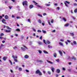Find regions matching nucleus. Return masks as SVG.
<instances>
[{
	"instance_id": "nucleus-1",
	"label": "nucleus",
	"mask_w": 77,
	"mask_h": 77,
	"mask_svg": "<svg viewBox=\"0 0 77 77\" xmlns=\"http://www.w3.org/2000/svg\"><path fill=\"white\" fill-rule=\"evenodd\" d=\"M35 74H38L39 75H42V73L41 72V71L37 69L35 72Z\"/></svg>"
},
{
	"instance_id": "nucleus-2",
	"label": "nucleus",
	"mask_w": 77,
	"mask_h": 77,
	"mask_svg": "<svg viewBox=\"0 0 77 77\" xmlns=\"http://www.w3.org/2000/svg\"><path fill=\"white\" fill-rule=\"evenodd\" d=\"M27 1H23V5L24 6V5H26V6H27Z\"/></svg>"
},
{
	"instance_id": "nucleus-3",
	"label": "nucleus",
	"mask_w": 77,
	"mask_h": 77,
	"mask_svg": "<svg viewBox=\"0 0 77 77\" xmlns=\"http://www.w3.org/2000/svg\"><path fill=\"white\" fill-rule=\"evenodd\" d=\"M65 2H64V4L66 6V7H68V5H67L66 3H67V4H68V5H69V4H70V2L67 1H65Z\"/></svg>"
},
{
	"instance_id": "nucleus-4",
	"label": "nucleus",
	"mask_w": 77,
	"mask_h": 77,
	"mask_svg": "<svg viewBox=\"0 0 77 77\" xmlns=\"http://www.w3.org/2000/svg\"><path fill=\"white\" fill-rule=\"evenodd\" d=\"M3 59L4 60V61H6V59H8V57H3Z\"/></svg>"
},
{
	"instance_id": "nucleus-5",
	"label": "nucleus",
	"mask_w": 77,
	"mask_h": 77,
	"mask_svg": "<svg viewBox=\"0 0 77 77\" xmlns=\"http://www.w3.org/2000/svg\"><path fill=\"white\" fill-rule=\"evenodd\" d=\"M24 57L25 59H28L29 57V56L27 55H25L24 56Z\"/></svg>"
},
{
	"instance_id": "nucleus-6",
	"label": "nucleus",
	"mask_w": 77,
	"mask_h": 77,
	"mask_svg": "<svg viewBox=\"0 0 77 77\" xmlns=\"http://www.w3.org/2000/svg\"><path fill=\"white\" fill-rule=\"evenodd\" d=\"M60 70L59 69H57L56 71V72H57V73H60Z\"/></svg>"
},
{
	"instance_id": "nucleus-7",
	"label": "nucleus",
	"mask_w": 77,
	"mask_h": 77,
	"mask_svg": "<svg viewBox=\"0 0 77 77\" xmlns=\"http://www.w3.org/2000/svg\"><path fill=\"white\" fill-rule=\"evenodd\" d=\"M5 20H8V18H9V17H8V15H6L5 16Z\"/></svg>"
},
{
	"instance_id": "nucleus-8",
	"label": "nucleus",
	"mask_w": 77,
	"mask_h": 77,
	"mask_svg": "<svg viewBox=\"0 0 77 77\" xmlns=\"http://www.w3.org/2000/svg\"><path fill=\"white\" fill-rule=\"evenodd\" d=\"M37 61L38 62H40V63H42L43 62V61L40 60H37Z\"/></svg>"
},
{
	"instance_id": "nucleus-9",
	"label": "nucleus",
	"mask_w": 77,
	"mask_h": 77,
	"mask_svg": "<svg viewBox=\"0 0 77 77\" xmlns=\"http://www.w3.org/2000/svg\"><path fill=\"white\" fill-rule=\"evenodd\" d=\"M5 32H6V33H9L10 32H11V30H5Z\"/></svg>"
},
{
	"instance_id": "nucleus-10",
	"label": "nucleus",
	"mask_w": 77,
	"mask_h": 77,
	"mask_svg": "<svg viewBox=\"0 0 77 77\" xmlns=\"http://www.w3.org/2000/svg\"><path fill=\"white\" fill-rule=\"evenodd\" d=\"M70 34L72 36H74V34L73 33H70Z\"/></svg>"
},
{
	"instance_id": "nucleus-11",
	"label": "nucleus",
	"mask_w": 77,
	"mask_h": 77,
	"mask_svg": "<svg viewBox=\"0 0 77 77\" xmlns=\"http://www.w3.org/2000/svg\"><path fill=\"white\" fill-rule=\"evenodd\" d=\"M29 8L30 9H32L33 8V5H31L29 6Z\"/></svg>"
},
{
	"instance_id": "nucleus-12",
	"label": "nucleus",
	"mask_w": 77,
	"mask_h": 77,
	"mask_svg": "<svg viewBox=\"0 0 77 77\" xmlns=\"http://www.w3.org/2000/svg\"><path fill=\"white\" fill-rule=\"evenodd\" d=\"M6 27L8 30H11V28L8 26H6Z\"/></svg>"
},
{
	"instance_id": "nucleus-13",
	"label": "nucleus",
	"mask_w": 77,
	"mask_h": 77,
	"mask_svg": "<svg viewBox=\"0 0 77 77\" xmlns=\"http://www.w3.org/2000/svg\"><path fill=\"white\" fill-rule=\"evenodd\" d=\"M43 51L44 53H45V54H48V52L47 51H46L44 50Z\"/></svg>"
},
{
	"instance_id": "nucleus-14",
	"label": "nucleus",
	"mask_w": 77,
	"mask_h": 77,
	"mask_svg": "<svg viewBox=\"0 0 77 77\" xmlns=\"http://www.w3.org/2000/svg\"><path fill=\"white\" fill-rule=\"evenodd\" d=\"M47 62H48V63H51V64H53V63L52 62L48 60H47Z\"/></svg>"
},
{
	"instance_id": "nucleus-15",
	"label": "nucleus",
	"mask_w": 77,
	"mask_h": 77,
	"mask_svg": "<svg viewBox=\"0 0 77 77\" xmlns=\"http://www.w3.org/2000/svg\"><path fill=\"white\" fill-rule=\"evenodd\" d=\"M12 57L13 58V59H15H15H17V56H14V55H13L12 56Z\"/></svg>"
},
{
	"instance_id": "nucleus-16",
	"label": "nucleus",
	"mask_w": 77,
	"mask_h": 77,
	"mask_svg": "<svg viewBox=\"0 0 77 77\" xmlns=\"http://www.w3.org/2000/svg\"><path fill=\"white\" fill-rule=\"evenodd\" d=\"M72 60H76V58L75 57H72Z\"/></svg>"
},
{
	"instance_id": "nucleus-17",
	"label": "nucleus",
	"mask_w": 77,
	"mask_h": 77,
	"mask_svg": "<svg viewBox=\"0 0 77 77\" xmlns=\"http://www.w3.org/2000/svg\"><path fill=\"white\" fill-rule=\"evenodd\" d=\"M59 52L60 54L61 55V56H62V52L61 51H59Z\"/></svg>"
},
{
	"instance_id": "nucleus-18",
	"label": "nucleus",
	"mask_w": 77,
	"mask_h": 77,
	"mask_svg": "<svg viewBox=\"0 0 77 77\" xmlns=\"http://www.w3.org/2000/svg\"><path fill=\"white\" fill-rule=\"evenodd\" d=\"M56 56H57V54H56V53H54V57H56Z\"/></svg>"
},
{
	"instance_id": "nucleus-19",
	"label": "nucleus",
	"mask_w": 77,
	"mask_h": 77,
	"mask_svg": "<svg viewBox=\"0 0 77 77\" xmlns=\"http://www.w3.org/2000/svg\"><path fill=\"white\" fill-rule=\"evenodd\" d=\"M38 22L40 24H42V21H41V20L39 19L38 20Z\"/></svg>"
},
{
	"instance_id": "nucleus-20",
	"label": "nucleus",
	"mask_w": 77,
	"mask_h": 77,
	"mask_svg": "<svg viewBox=\"0 0 77 77\" xmlns=\"http://www.w3.org/2000/svg\"><path fill=\"white\" fill-rule=\"evenodd\" d=\"M59 44H60V45H61V46H63V43L61 42H59Z\"/></svg>"
},
{
	"instance_id": "nucleus-21",
	"label": "nucleus",
	"mask_w": 77,
	"mask_h": 77,
	"mask_svg": "<svg viewBox=\"0 0 77 77\" xmlns=\"http://www.w3.org/2000/svg\"><path fill=\"white\" fill-rule=\"evenodd\" d=\"M46 44H50V42L49 41H46Z\"/></svg>"
},
{
	"instance_id": "nucleus-22",
	"label": "nucleus",
	"mask_w": 77,
	"mask_h": 77,
	"mask_svg": "<svg viewBox=\"0 0 77 77\" xmlns=\"http://www.w3.org/2000/svg\"><path fill=\"white\" fill-rule=\"evenodd\" d=\"M21 49H22V50L23 51H25L26 50V49L24 48H23V47H21Z\"/></svg>"
},
{
	"instance_id": "nucleus-23",
	"label": "nucleus",
	"mask_w": 77,
	"mask_h": 77,
	"mask_svg": "<svg viewBox=\"0 0 77 77\" xmlns=\"http://www.w3.org/2000/svg\"><path fill=\"white\" fill-rule=\"evenodd\" d=\"M68 26H69V23H66V24L64 25V26L65 27H68Z\"/></svg>"
},
{
	"instance_id": "nucleus-24",
	"label": "nucleus",
	"mask_w": 77,
	"mask_h": 77,
	"mask_svg": "<svg viewBox=\"0 0 77 77\" xmlns=\"http://www.w3.org/2000/svg\"><path fill=\"white\" fill-rule=\"evenodd\" d=\"M38 44L39 45H42V43L41 42H39L38 43Z\"/></svg>"
},
{
	"instance_id": "nucleus-25",
	"label": "nucleus",
	"mask_w": 77,
	"mask_h": 77,
	"mask_svg": "<svg viewBox=\"0 0 77 77\" xmlns=\"http://www.w3.org/2000/svg\"><path fill=\"white\" fill-rule=\"evenodd\" d=\"M62 18L64 21H66V19L64 17H63Z\"/></svg>"
},
{
	"instance_id": "nucleus-26",
	"label": "nucleus",
	"mask_w": 77,
	"mask_h": 77,
	"mask_svg": "<svg viewBox=\"0 0 77 77\" xmlns=\"http://www.w3.org/2000/svg\"><path fill=\"white\" fill-rule=\"evenodd\" d=\"M38 16H39V17H42V16L41 14H38Z\"/></svg>"
},
{
	"instance_id": "nucleus-27",
	"label": "nucleus",
	"mask_w": 77,
	"mask_h": 77,
	"mask_svg": "<svg viewBox=\"0 0 77 77\" xmlns=\"http://www.w3.org/2000/svg\"><path fill=\"white\" fill-rule=\"evenodd\" d=\"M3 47H4V45H2L0 46V49H1V48Z\"/></svg>"
},
{
	"instance_id": "nucleus-28",
	"label": "nucleus",
	"mask_w": 77,
	"mask_h": 77,
	"mask_svg": "<svg viewBox=\"0 0 77 77\" xmlns=\"http://www.w3.org/2000/svg\"><path fill=\"white\" fill-rule=\"evenodd\" d=\"M54 69L53 67H52V68L51 69V70H52V72H54Z\"/></svg>"
},
{
	"instance_id": "nucleus-29",
	"label": "nucleus",
	"mask_w": 77,
	"mask_h": 77,
	"mask_svg": "<svg viewBox=\"0 0 77 77\" xmlns=\"http://www.w3.org/2000/svg\"><path fill=\"white\" fill-rule=\"evenodd\" d=\"M73 43L75 45H76V44H77V42H75V41H73Z\"/></svg>"
},
{
	"instance_id": "nucleus-30",
	"label": "nucleus",
	"mask_w": 77,
	"mask_h": 77,
	"mask_svg": "<svg viewBox=\"0 0 77 77\" xmlns=\"http://www.w3.org/2000/svg\"><path fill=\"white\" fill-rule=\"evenodd\" d=\"M19 70L20 71H22V68H21L20 67L19 69Z\"/></svg>"
},
{
	"instance_id": "nucleus-31",
	"label": "nucleus",
	"mask_w": 77,
	"mask_h": 77,
	"mask_svg": "<svg viewBox=\"0 0 77 77\" xmlns=\"http://www.w3.org/2000/svg\"><path fill=\"white\" fill-rule=\"evenodd\" d=\"M16 31H17V32H20V30L19 29H16Z\"/></svg>"
},
{
	"instance_id": "nucleus-32",
	"label": "nucleus",
	"mask_w": 77,
	"mask_h": 77,
	"mask_svg": "<svg viewBox=\"0 0 77 77\" xmlns=\"http://www.w3.org/2000/svg\"><path fill=\"white\" fill-rule=\"evenodd\" d=\"M74 12L75 13H77V9L76 8L74 11Z\"/></svg>"
},
{
	"instance_id": "nucleus-33",
	"label": "nucleus",
	"mask_w": 77,
	"mask_h": 77,
	"mask_svg": "<svg viewBox=\"0 0 77 77\" xmlns=\"http://www.w3.org/2000/svg\"><path fill=\"white\" fill-rule=\"evenodd\" d=\"M28 22H29L30 23H31V21H30V19H29L28 20Z\"/></svg>"
},
{
	"instance_id": "nucleus-34",
	"label": "nucleus",
	"mask_w": 77,
	"mask_h": 77,
	"mask_svg": "<svg viewBox=\"0 0 77 77\" xmlns=\"http://www.w3.org/2000/svg\"><path fill=\"white\" fill-rule=\"evenodd\" d=\"M0 36H4V34L3 33H2L1 34Z\"/></svg>"
},
{
	"instance_id": "nucleus-35",
	"label": "nucleus",
	"mask_w": 77,
	"mask_h": 77,
	"mask_svg": "<svg viewBox=\"0 0 77 77\" xmlns=\"http://www.w3.org/2000/svg\"><path fill=\"white\" fill-rule=\"evenodd\" d=\"M48 23L50 26H51V23H50V20L48 21Z\"/></svg>"
},
{
	"instance_id": "nucleus-36",
	"label": "nucleus",
	"mask_w": 77,
	"mask_h": 77,
	"mask_svg": "<svg viewBox=\"0 0 77 77\" xmlns=\"http://www.w3.org/2000/svg\"><path fill=\"white\" fill-rule=\"evenodd\" d=\"M48 47L50 48H52V46H50V45H48Z\"/></svg>"
},
{
	"instance_id": "nucleus-37",
	"label": "nucleus",
	"mask_w": 77,
	"mask_h": 77,
	"mask_svg": "<svg viewBox=\"0 0 77 77\" xmlns=\"http://www.w3.org/2000/svg\"><path fill=\"white\" fill-rule=\"evenodd\" d=\"M42 31L43 32V33H46V31H45L42 30Z\"/></svg>"
},
{
	"instance_id": "nucleus-38",
	"label": "nucleus",
	"mask_w": 77,
	"mask_h": 77,
	"mask_svg": "<svg viewBox=\"0 0 77 77\" xmlns=\"http://www.w3.org/2000/svg\"><path fill=\"white\" fill-rule=\"evenodd\" d=\"M38 52L40 53V54H41V53H42V51L41 50H39Z\"/></svg>"
},
{
	"instance_id": "nucleus-39",
	"label": "nucleus",
	"mask_w": 77,
	"mask_h": 77,
	"mask_svg": "<svg viewBox=\"0 0 77 77\" xmlns=\"http://www.w3.org/2000/svg\"><path fill=\"white\" fill-rule=\"evenodd\" d=\"M32 29L33 30V31H34V32H36V29H34V28H32Z\"/></svg>"
},
{
	"instance_id": "nucleus-40",
	"label": "nucleus",
	"mask_w": 77,
	"mask_h": 77,
	"mask_svg": "<svg viewBox=\"0 0 77 77\" xmlns=\"http://www.w3.org/2000/svg\"><path fill=\"white\" fill-rule=\"evenodd\" d=\"M43 42L45 44H47V43H46V42H45V40H43Z\"/></svg>"
},
{
	"instance_id": "nucleus-41",
	"label": "nucleus",
	"mask_w": 77,
	"mask_h": 77,
	"mask_svg": "<svg viewBox=\"0 0 77 77\" xmlns=\"http://www.w3.org/2000/svg\"><path fill=\"white\" fill-rule=\"evenodd\" d=\"M23 47H24V48H26V49H28V48H27L26 46H24V45H23Z\"/></svg>"
},
{
	"instance_id": "nucleus-42",
	"label": "nucleus",
	"mask_w": 77,
	"mask_h": 77,
	"mask_svg": "<svg viewBox=\"0 0 77 77\" xmlns=\"http://www.w3.org/2000/svg\"><path fill=\"white\" fill-rule=\"evenodd\" d=\"M54 22V21L53 20V19H52L51 21V23H53Z\"/></svg>"
},
{
	"instance_id": "nucleus-43",
	"label": "nucleus",
	"mask_w": 77,
	"mask_h": 77,
	"mask_svg": "<svg viewBox=\"0 0 77 77\" xmlns=\"http://www.w3.org/2000/svg\"><path fill=\"white\" fill-rule=\"evenodd\" d=\"M60 41H61V42H63L64 41V40L63 39H61L60 40Z\"/></svg>"
},
{
	"instance_id": "nucleus-44",
	"label": "nucleus",
	"mask_w": 77,
	"mask_h": 77,
	"mask_svg": "<svg viewBox=\"0 0 77 77\" xmlns=\"http://www.w3.org/2000/svg\"><path fill=\"white\" fill-rule=\"evenodd\" d=\"M68 71H69V72H71V69H68Z\"/></svg>"
},
{
	"instance_id": "nucleus-45",
	"label": "nucleus",
	"mask_w": 77,
	"mask_h": 77,
	"mask_svg": "<svg viewBox=\"0 0 77 77\" xmlns=\"http://www.w3.org/2000/svg\"><path fill=\"white\" fill-rule=\"evenodd\" d=\"M43 15L45 16V15H47V14L45 13L43 14Z\"/></svg>"
},
{
	"instance_id": "nucleus-46",
	"label": "nucleus",
	"mask_w": 77,
	"mask_h": 77,
	"mask_svg": "<svg viewBox=\"0 0 77 77\" xmlns=\"http://www.w3.org/2000/svg\"><path fill=\"white\" fill-rule=\"evenodd\" d=\"M14 60L16 62H17L18 60H17V59H14Z\"/></svg>"
},
{
	"instance_id": "nucleus-47",
	"label": "nucleus",
	"mask_w": 77,
	"mask_h": 77,
	"mask_svg": "<svg viewBox=\"0 0 77 77\" xmlns=\"http://www.w3.org/2000/svg\"><path fill=\"white\" fill-rule=\"evenodd\" d=\"M38 32H40V33L41 32V31L40 30H38L37 31Z\"/></svg>"
},
{
	"instance_id": "nucleus-48",
	"label": "nucleus",
	"mask_w": 77,
	"mask_h": 77,
	"mask_svg": "<svg viewBox=\"0 0 77 77\" xmlns=\"http://www.w3.org/2000/svg\"><path fill=\"white\" fill-rule=\"evenodd\" d=\"M74 6H77V4L76 3H74Z\"/></svg>"
},
{
	"instance_id": "nucleus-49",
	"label": "nucleus",
	"mask_w": 77,
	"mask_h": 77,
	"mask_svg": "<svg viewBox=\"0 0 77 77\" xmlns=\"http://www.w3.org/2000/svg\"><path fill=\"white\" fill-rule=\"evenodd\" d=\"M2 23H4V24H6V22H3V21L2 20Z\"/></svg>"
},
{
	"instance_id": "nucleus-50",
	"label": "nucleus",
	"mask_w": 77,
	"mask_h": 77,
	"mask_svg": "<svg viewBox=\"0 0 77 77\" xmlns=\"http://www.w3.org/2000/svg\"><path fill=\"white\" fill-rule=\"evenodd\" d=\"M15 48H17V47L15 46L14 48H13L14 49H15Z\"/></svg>"
},
{
	"instance_id": "nucleus-51",
	"label": "nucleus",
	"mask_w": 77,
	"mask_h": 77,
	"mask_svg": "<svg viewBox=\"0 0 77 77\" xmlns=\"http://www.w3.org/2000/svg\"><path fill=\"white\" fill-rule=\"evenodd\" d=\"M8 8H9V9H12V7L11 6H9Z\"/></svg>"
},
{
	"instance_id": "nucleus-52",
	"label": "nucleus",
	"mask_w": 77,
	"mask_h": 77,
	"mask_svg": "<svg viewBox=\"0 0 77 77\" xmlns=\"http://www.w3.org/2000/svg\"><path fill=\"white\" fill-rule=\"evenodd\" d=\"M66 69H65V68L63 67V71H65L66 70Z\"/></svg>"
},
{
	"instance_id": "nucleus-53",
	"label": "nucleus",
	"mask_w": 77,
	"mask_h": 77,
	"mask_svg": "<svg viewBox=\"0 0 77 77\" xmlns=\"http://www.w3.org/2000/svg\"><path fill=\"white\" fill-rule=\"evenodd\" d=\"M56 61H57V62H59V59H57L56 60Z\"/></svg>"
},
{
	"instance_id": "nucleus-54",
	"label": "nucleus",
	"mask_w": 77,
	"mask_h": 77,
	"mask_svg": "<svg viewBox=\"0 0 77 77\" xmlns=\"http://www.w3.org/2000/svg\"><path fill=\"white\" fill-rule=\"evenodd\" d=\"M3 21V22H4V21H6V20H5V19L3 18L2 19V20Z\"/></svg>"
},
{
	"instance_id": "nucleus-55",
	"label": "nucleus",
	"mask_w": 77,
	"mask_h": 77,
	"mask_svg": "<svg viewBox=\"0 0 77 77\" xmlns=\"http://www.w3.org/2000/svg\"><path fill=\"white\" fill-rule=\"evenodd\" d=\"M57 8L58 9V10H59V9H60V7H59Z\"/></svg>"
},
{
	"instance_id": "nucleus-56",
	"label": "nucleus",
	"mask_w": 77,
	"mask_h": 77,
	"mask_svg": "<svg viewBox=\"0 0 77 77\" xmlns=\"http://www.w3.org/2000/svg\"><path fill=\"white\" fill-rule=\"evenodd\" d=\"M48 74H49V75H50V74H51V72H48Z\"/></svg>"
},
{
	"instance_id": "nucleus-57",
	"label": "nucleus",
	"mask_w": 77,
	"mask_h": 77,
	"mask_svg": "<svg viewBox=\"0 0 77 77\" xmlns=\"http://www.w3.org/2000/svg\"><path fill=\"white\" fill-rule=\"evenodd\" d=\"M12 18H15V16L14 15H12L11 16Z\"/></svg>"
},
{
	"instance_id": "nucleus-58",
	"label": "nucleus",
	"mask_w": 77,
	"mask_h": 77,
	"mask_svg": "<svg viewBox=\"0 0 77 77\" xmlns=\"http://www.w3.org/2000/svg\"><path fill=\"white\" fill-rule=\"evenodd\" d=\"M3 18V17L2 16H0V20Z\"/></svg>"
},
{
	"instance_id": "nucleus-59",
	"label": "nucleus",
	"mask_w": 77,
	"mask_h": 77,
	"mask_svg": "<svg viewBox=\"0 0 77 77\" xmlns=\"http://www.w3.org/2000/svg\"><path fill=\"white\" fill-rule=\"evenodd\" d=\"M20 18V17L17 16L16 17V18H17V19H19V18Z\"/></svg>"
},
{
	"instance_id": "nucleus-60",
	"label": "nucleus",
	"mask_w": 77,
	"mask_h": 77,
	"mask_svg": "<svg viewBox=\"0 0 77 77\" xmlns=\"http://www.w3.org/2000/svg\"><path fill=\"white\" fill-rule=\"evenodd\" d=\"M2 43H4L5 42V41L4 40H3L2 41Z\"/></svg>"
},
{
	"instance_id": "nucleus-61",
	"label": "nucleus",
	"mask_w": 77,
	"mask_h": 77,
	"mask_svg": "<svg viewBox=\"0 0 77 77\" xmlns=\"http://www.w3.org/2000/svg\"><path fill=\"white\" fill-rule=\"evenodd\" d=\"M42 36H41L40 38V39H42Z\"/></svg>"
},
{
	"instance_id": "nucleus-62",
	"label": "nucleus",
	"mask_w": 77,
	"mask_h": 77,
	"mask_svg": "<svg viewBox=\"0 0 77 77\" xmlns=\"http://www.w3.org/2000/svg\"><path fill=\"white\" fill-rule=\"evenodd\" d=\"M26 71L27 72H29V71L28 70L26 69Z\"/></svg>"
},
{
	"instance_id": "nucleus-63",
	"label": "nucleus",
	"mask_w": 77,
	"mask_h": 77,
	"mask_svg": "<svg viewBox=\"0 0 77 77\" xmlns=\"http://www.w3.org/2000/svg\"><path fill=\"white\" fill-rule=\"evenodd\" d=\"M67 42H69V43L71 42V41H70L69 40H67Z\"/></svg>"
},
{
	"instance_id": "nucleus-64",
	"label": "nucleus",
	"mask_w": 77,
	"mask_h": 77,
	"mask_svg": "<svg viewBox=\"0 0 77 77\" xmlns=\"http://www.w3.org/2000/svg\"><path fill=\"white\" fill-rule=\"evenodd\" d=\"M8 2V1H5V3H7Z\"/></svg>"
}]
</instances>
